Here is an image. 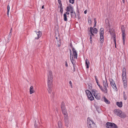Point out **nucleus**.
I'll use <instances>...</instances> for the list:
<instances>
[{
    "mask_svg": "<svg viewBox=\"0 0 128 128\" xmlns=\"http://www.w3.org/2000/svg\"><path fill=\"white\" fill-rule=\"evenodd\" d=\"M53 82V75L51 71L49 72V74L48 76V90L49 93H51L52 92V82Z\"/></svg>",
    "mask_w": 128,
    "mask_h": 128,
    "instance_id": "1",
    "label": "nucleus"
},
{
    "mask_svg": "<svg viewBox=\"0 0 128 128\" xmlns=\"http://www.w3.org/2000/svg\"><path fill=\"white\" fill-rule=\"evenodd\" d=\"M103 85L104 89L101 85H100L98 83H97V84L98 86L100 89L101 91L104 93H106L108 92V89L106 87V86L108 87V84L107 83L106 80V81L104 80L103 81Z\"/></svg>",
    "mask_w": 128,
    "mask_h": 128,
    "instance_id": "2",
    "label": "nucleus"
},
{
    "mask_svg": "<svg viewBox=\"0 0 128 128\" xmlns=\"http://www.w3.org/2000/svg\"><path fill=\"white\" fill-rule=\"evenodd\" d=\"M114 112L115 114L122 118H124L126 117V115L124 113H122V111L118 109H116L114 110Z\"/></svg>",
    "mask_w": 128,
    "mask_h": 128,
    "instance_id": "3",
    "label": "nucleus"
},
{
    "mask_svg": "<svg viewBox=\"0 0 128 128\" xmlns=\"http://www.w3.org/2000/svg\"><path fill=\"white\" fill-rule=\"evenodd\" d=\"M85 92L89 100L91 101H92L94 100V98L90 91L88 90H85Z\"/></svg>",
    "mask_w": 128,
    "mask_h": 128,
    "instance_id": "4",
    "label": "nucleus"
},
{
    "mask_svg": "<svg viewBox=\"0 0 128 128\" xmlns=\"http://www.w3.org/2000/svg\"><path fill=\"white\" fill-rule=\"evenodd\" d=\"M106 126L107 128H118L116 125L112 122H107L106 124Z\"/></svg>",
    "mask_w": 128,
    "mask_h": 128,
    "instance_id": "5",
    "label": "nucleus"
},
{
    "mask_svg": "<svg viewBox=\"0 0 128 128\" xmlns=\"http://www.w3.org/2000/svg\"><path fill=\"white\" fill-rule=\"evenodd\" d=\"M61 110L62 113H66L67 112L66 110L65 106V104L63 102H62L61 105Z\"/></svg>",
    "mask_w": 128,
    "mask_h": 128,
    "instance_id": "6",
    "label": "nucleus"
},
{
    "mask_svg": "<svg viewBox=\"0 0 128 128\" xmlns=\"http://www.w3.org/2000/svg\"><path fill=\"white\" fill-rule=\"evenodd\" d=\"M110 84L112 88L115 90H117V89L116 87V85L115 83V82L112 79L111 80H110Z\"/></svg>",
    "mask_w": 128,
    "mask_h": 128,
    "instance_id": "7",
    "label": "nucleus"
},
{
    "mask_svg": "<svg viewBox=\"0 0 128 128\" xmlns=\"http://www.w3.org/2000/svg\"><path fill=\"white\" fill-rule=\"evenodd\" d=\"M72 50L73 52V54L74 58L76 59L77 58V52L74 48H72Z\"/></svg>",
    "mask_w": 128,
    "mask_h": 128,
    "instance_id": "8",
    "label": "nucleus"
},
{
    "mask_svg": "<svg viewBox=\"0 0 128 128\" xmlns=\"http://www.w3.org/2000/svg\"><path fill=\"white\" fill-rule=\"evenodd\" d=\"M93 124H95L92 120H90L89 117L88 118L87 120V124L88 126H91Z\"/></svg>",
    "mask_w": 128,
    "mask_h": 128,
    "instance_id": "9",
    "label": "nucleus"
},
{
    "mask_svg": "<svg viewBox=\"0 0 128 128\" xmlns=\"http://www.w3.org/2000/svg\"><path fill=\"white\" fill-rule=\"evenodd\" d=\"M109 32H110L111 36L114 38V42H116V39L115 34L114 33V32H112V31H111V30L110 29H109Z\"/></svg>",
    "mask_w": 128,
    "mask_h": 128,
    "instance_id": "10",
    "label": "nucleus"
},
{
    "mask_svg": "<svg viewBox=\"0 0 128 128\" xmlns=\"http://www.w3.org/2000/svg\"><path fill=\"white\" fill-rule=\"evenodd\" d=\"M64 115V121L65 122H66L68 121V114L67 112H66V113H62Z\"/></svg>",
    "mask_w": 128,
    "mask_h": 128,
    "instance_id": "11",
    "label": "nucleus"
},
{
    "mask_svg": "<svg viewBox=\"0 0 128 128\" xmlns=\"http://www.w3.org/2000/svg\"><path fill=\"white\" fill-rule=\"evenodd\" d=\"M122 37L123 41L124 44L125 41L124 38L125 36L126 35V34L124 32V29H123L122 28Z\"/></svg>",
    "mask_w": 128,
    "mask_h": 128,
    "instance_id": "12",
    "label": "nucleus"
},
{
    "mask_svg": "<svg viewBox=\"0 0 128 128\" xmlns=\"http://www.w3.org/2000/svg\"><path fill=\"white\" fill-rule=\"evenodd\" d=\"M35 32H36V34L38 36L37 37H36L35 38V39H38L41 36L42 32H41L40 31L38 32H36V31H35Z\"/></svg>",
    "mask_w": 128,
    "mask_h": 128,
    "instance_id": "13",
    "label": "nucleus"
},
{
    "mask_svg": "<svg viewBox=\"0 0 128 128\" xmlns=\"http://www.w3.org/2000/svg\"><path fill=\"white\" fill-rule=\"evenodd\" d=\"M123 81L124 82V88H126V77H122Z\"/></svg>",
    "mask_w": 128,
    "mask_h": 128,
    "instance_id": "14",
    "label": "nucleus"
},
{
    "mask_svg": "<svg viewBox=\"0 0 128 128\" xmlns=\"http://www.w3.org/2000/svg\"><path fill=\"white\" fill-rule=\"evenodd\" d=\"M126 77V69L125 68H123L122 69V77Z\"/></svg>",
    "mask_w": 128,
    "mask_h": 128,
    "instance_id": "15",
    "label": "nucleus"
},
{
    "mask_svg": "<svg viewBox=\"0 0 128 128\" xmlns=\"http://www.w3.org/2000/svg\"><path fill=\"white\" fill-rule=\"evenodd\" d=\"M104 34H100V43H102L104 41Z\"/></svg>",
    "mask_w": 128,
    "mask_h": 128,
    "instance_id": "16",
    "label": "nucleus"
},
{
    "mask_svg": "<svg viewBox=\"0 0 128 128\" xmlns=\"http://www.w3.org/2000/svg\"><path fill=\"white\" fill-rule=\"evenodd\" d=\"M57 128H64L62 123L60 121H59L58 122Z\"/></svg>",
    "mask_w": 128,
    "mask_h": 128,
    "instance_id": "17",
    "label": "nucleus"
},
{
    "mask_svg": "<svg viewBox=\"0 0 128 128\" xmlns=\"http://www.w3.org/2000/svg\"><path fill=\"white\" fill-rule=\"evenodd\" d=\"M72 56L71 55V57H70V60L71 62H72V64H73V68H75L76 67V65L74 63V60L73 59V58L72 57Z\"/></svg>",
    "mask_w": 128,
    "mask_h": 128,
    "instance_id": "18",
    "label": "nucleus"
},
{
    "mask_svg": "<svg viewBox=\"0 0 128 128\" xmlns=\"http://www.w3.org/2000/svg\"><path fill=\"white\" fill-rule=\"evenodd\" d=\"M34 92V88L33 86H31L30 89V94H32Z\"/></svg>",
    "mask_w": 128,
    "mask_h": 128,
    "instance_id": "19",
    "label": "nucleus"
},
{
    "mask_svg": "<svg viewBox=\"0 0 128 128\" xmlns=\"http://www.w3.org/2000/svg\"><path fill=\"white\" fill-rule=\"evenodd\" d=\"M85 64L86 66V68H88L89 66L90 63L88 60L87 59L86 60Z\"/></svg>",
    "mask_w": 128,
    "mask_h": 128,
    "instance_id": "20",
    "label": "nucleus"
},
{
    "mask_svg": "<svg viewBox=\"0 0 128 128\" xmlns=\"http://www.w3.org/2000/svg\"><path fill=\"white\" fill-rule=\"evenodd\" d=\"M117 105L119 107H121L122 106V102H117L116 103Z\"/></svg>",
    "mask_w": 128,
    "mask_h": 128,
    "instance_id": "21",
    "label": "nucleus"
},
{
    "mask_svg": "<svg viewBox=\"0 0 128 128\" xmlns=\"http://www.w3.org/2000/svg\"><path fill=\"white\" fill-rule=\"evenodd\" d=\"M93 29V28L92 27H91L90 28V36H94V34L92 32V29Z\"/></svg>",
    "mask_w": 128,
    "mask_h": 128,
    "instance_id": "22",
    "label": "nucleus"
},
{
    "mask_svg": "<svg viewBox=\"0 0 128 128\" xmlns=\"http://www.w3.org/2000/svg\"><path fill=\"white\" fill-rule=\"evenodd\" d=\"M100 34H104V29L103 28H101L100 30Z\"/></svg>",
    "mask_w": 128,
    "mask_h": 128,
    "instance_id": "23",
    "label": "nucleus"
},
{
    "mask_svg": "<svg viewBox=\"0 0 128 128\" xmlns=\"http://www.w3.org/2000/svg\"><path fill=\"white\" fill-rule=\"evenodd\" d=\"M91 126H88V128H96V126L95 124H92Z\"/></svg>",
    "mask_w": 128,
    "mask_h": 128,
    "instance_id": "24",
    "label": "nucleus"
},
{
    "mask_svg": "<svg viewBox=\"0 0 128 128\" xmlns=\"http://www.w3.org/2000/svg\"><path fill=\"white\" fill-rule=\"evenodd\" d=\"M72 8V7L70 6H68L66 8V11L67 12H69L70 11V10Z\"/></svg>",
    "mask_w": 128,
    "mask_h": 128,
    "instance_id": "25",
    "label": "nucleus"
},
{
    "mask_svg": "<svg viewBox=\"0 0 128 128\" xmlns=\"http://www.w3.org/2000/svg\"><path fill=\"white\" fill-rule=\"evenodd\" d=\"M71 16L72 17L76 18V16L75 12H74V13L70 14Z\"/></svg>",
    "mask_w": 128,
    "mask_h": 128,
    "instance_id": "26",
    "label": "nucleus"
},
{
    "mask_svg": "<svg viewBox=\"0 0 128 128\" xmlns=\"http://www.w3.org/2000/svg\"><path fill=\"white\" fill-rule=\"evenodd\" d=\"M94 96L95 98L98 100H99L100 98V95L94 94Z\"/></svg>",
    "mask_w": 128,
    "mask_h": 128,
    "instance_id": "27",
    "label": "nucleus"
},
{
    "mask_svg": "<svg viewBox=\"0 0 128 128\" xmlns=\"http://www.w3.org/2000/svg\"><path fill=\"white\" fill-rule=\"evenodd\" d=\"M104 101L106 103L108 104L110 103V102L107 99L106 97H104Z\"/></svg>",
    "mask_w": 128,
    "mask_h": 128,
    "instance_id": "28",
    "label": "nucleus"
},
{
    "mask_svg": "<svg viewBox=\"0 0 128 128\" xmlns=\"http://www.w3.org/2000/svg\"><path fill=\"white\" fill-rule=\"evenodd\" d=\"M64 20L65 21H67V15L66 14H64Z\"/></svg>",
    "mask_w": 128,
    "mask_h": 128,
    "instance_id": "29",
    "label": "nucleus"
},
{
    "mask_svg": "<svg viewBox=\"0 0 128 128\" xmlns=\"http://www.w3.org/2000/svg\"><path fill=\"white\" fill-rule=\"evenodd\" d=\"M92 32L95 34H96L98 32V30L96 28H94Z\"/></svg>",
    "mask_w": 128,
    "mask_h": 128,
    "instance_id": "30",
    "label": "nucleus"
},
{
    "mask_svg": "<svg viewBox=\"0 0 128 128\" xmlns=\"http://www.w3.org/2000/svg\"><path fill=\"white\" fill-rule=\"evenodd\" d=\"M58 46V47H60V46L61 43L60 42V40L59 39L58 41L57 42Z\"/></svg>",
    "mask_w": 128,
    "mask_h": 128,
    "instance_id": "31",
    "label": "nucleus"
},
{
    "mask_svg": "<svg viewBox=\"0 0 128 128\" xmlns=\"http://www.w3.org/2000/svg\"><path fill=\"white\" fill-rule=\"evenodd\" d=\"M125 93L124 91L123 92V96L124 99L126 100V95L125 94Z\"/></svg>",
    "mask_w": 128,
    "mask_h": 128,
    "instance_id": "32",
    "label": "nucleus"
},
{
    "mask_svg": "<svg viewBox=\"0 0 128 128\" xmlns=\"http://www.w3.org/2000/svg\"><path fill=\"white\" fill-rule=\"evenodd\" d=\"M69 2L70 3L73 4L74 2V0H69Z\"/></svg>",
    "mask_w": 128,
    "mask_h": 128,
    "instance_id": "33",
    "label": "nucleus"
},
{
    "mask_svg": "<svg viewBox=\"0 0 128 128\" xmlns=\"http://www.w3.org/2000/svg\"><path fill=\"white\" fill-rule=\"evenodd\" d=\"M88 87H89V89L91 90L92 88V86L91 84H89L88 85Z\"/></svg>",
    "mask_w": 128,
    "mask_h": 128,
    "instance_id": "34",
    "label": "nucleus"
},
{
    "mask_svg": "<svg viewBox=\"0 0 128 128\" xmlns=\"http://www.w3.org/2000/svg\"><path fill=\"white\" fill-rule=\"evenodd\" d=\"M70 57H71V56H72V58H73V55H72V51H71V50L70 49Z\"/></svg>",
    "mask_w": 128,
    "mask_h": 128,
    "instance_id": "35",
    "label": "nucleus"
},
{
    "mask_svg": "<svg viewBox=\"0 0 128 128\" xmlns=\"http://www.w3.org/2000/svg\"><path fill=\"white\" fill-rule=\"evenodd\" d=\"M92 94L94 95V94H95V90L94 89L92 90Z\"/></svg>",
    "mask_w": 128,
    "mask_h": 128,
    "instance_id": "36",
    "label": "nucleus"
},
{
    "mask_svg": "<svg viewBox=\"0 0 128 128\" xmlns=\"http://www.w3.org/2000/svg\"><path fill=\"white\" fill-rule=\"evenodd\" d=\"M88 23L90 24H91V21L90 18H88Z\"/></svg>",
    "mask_w": 128,
    "mask_h": 128,
    "instance_id": "37",
    "label": "nucleus"
},
{
    "mask_svg": "<svg viewBox=\"0 0 128 128\" xmlns=\"http://www.w3.org/2000/svg\"><path fill=\"white\" fill-rule=\"evenodd\" d=\"M94 77L96 83H97H97H98V80L96 78V76H95Z\"/></svg>",
    "mask_w": 128,
    "mask_h": 128,
    "instance_id": "38",
    "label": "nucleus"
},
{
    "mask_svg": "<svg viewBox=\"0 0 128 128\" xmlns=\"http://www.w3.org/2000/svg\"><path fill=\"white\" fill-rule=\"evenodd\" d=\"M60 13H61L62 14L63 13V11L62 8H60Z\"/></svg>",
    "mask_w": 128,
    "mask_h": 128,
    "instance_id": "39",
    "label": "nucleus"
},
{
    "mask_svg": "<svg viewBox=\"0 0 128 128\" xmlns=\"http://www.w3.org/2000/svg\"><path fill=\"white\" fill-rule=\"evenodd\" d=\"M7 10H8V12L9 11H10V6L9 5H8L7 6Z\"/></svg>",
    "mask_w": 128,
    "mask_h": 128,
    "instance_id": "40",
    "label": "nucleus"
},
{
    "mask_svg": "<svg viewBox=\"0 0 128 128\" xmlns=\"http://www.w3.org/2000/svg\"><path fill=\"white\" fill-rule=\"evenodd\" d=\"M73 8H72L70 10H71V12H70V14H72V13H74V12H73Z\"/></svg>",
    "mask_w": 128,
    "mask_h": 128,
    "instance_id": "41",
    "label": "nucleus"
},
{
    "mask_svg": "<svg viewBox=\"0 0 128 128\" xmlns=\"http://www.w3.org/2000/svg\"><path fill=\"white\" fill-rule=\"evenodd\" d=\"M79 14H77V16H78V19L79 20L80 18V17L79 16Z\"/></svg>",
    "mask_w": 128,
    "mask_h": 128,
    "instance_id": "42",
    "label": "nucleus"
},
{
    "mask_svg": "<svg viewBox=\"0 0 128 128\" xmlns=\"http://www.w3.org/2000/svg\"><path fill=\"white\" fill-rule=\"evenodd\" d=\"M58 3L59 4H62L61 2V0H58Z\"/></svg>",
    "mask_w": 128,
    "mask_h": 128,
    "instance_id": "43",
    "label": "nucleus"
},
{
    "mask_svg": "<svg viewBox=\"0 0 128 128\" xmlns=\"http://www.w3.org/2000/svg\"><path fill=\"white\" fill-rule=\"evenodd\" d=\"M65 66L66 67H68V66L67 62L66 61L65 62Z\"/></svg>",
    "mask_w": 128,
    "mask_h": 128,
    "instance_id": "44",
    "label": "nucleus"
},
{
    "mask_svg": "<svg viewBox=\"0 0 128 128\" xmlns=\"http://www.w3.org/2000/svg\"><path fill=\"white\" fill-rule=\"evenodd\" d=\"M60 4V8H62V4Z\"/></svg>",
    "mask_w": 128,
    "mask_h": 128,
    "instance_id": "45",
    "label": "nucleus"
},
{
    "mask_svg": "<svg viewBox=\"0 0 128 128\" xmlns=\"http://www.w3.org/2000/svg\"><path fill=\"white\" fill-rule=\"evenodd\" d=\"M94 23H96V18H94Z\"/></svg>",
    "mask_w": 128,
    "mask_h": 128,
    "instance_id": "46",
    "label": "nucleus"
},
{
    "mask_svg": "<svg viewBox=\"0 0 128 128\" xmlns=\"http://www.w3.org/2000/svg\"><path fill=\"white\" fill-rule=\"evenodd\" d=\"M35 122H36V121H35ZM34 126H35V128H36V127H37V124H36V122H35Z\"/></svg>",
    "mask_w": 128,
    "mask_h": 128,
    "instance_id": "47",
    "label": "nucleus"
},
{
    "mask_svg": "<svg viewBox=\"0 0 128 128\" xmlns=\"http://www.w3.org/2000/svg\"><path fill=\"white\" fill-rule=\"evenodd\" d=\"M69 83L70 85L71 86H72V83L71 81H69Z\"/></svg>",
    "mask_w": 128,
    "mask_h": 128,
    "instance_id": "48",
    "label": "nucleus"
},
{
    "mask_svg": "<svg viewBox=\"0 0 128 128\" xmlns=\"http://www.w3.org/2000/svg\"><path fill=\"white\" fill-rule=\"evenodd\" d=\"M90 43H91L92 42V36H90Z\"/></svg>",
    "mask_w": 128,
    "mask_h": 128,
    "instance_id": "49",
    "label": "nucleus"
},
{
    "mask_svg": "<svg viewBox=\"0 0 128 128\" xmlns=\"http://www.w3.org/2000/svg\"><path fill=\"white\" fill-rule=\"evenodd\" d=\"M70 46H71V47L72 48H74L73 47L72 44H70Z\"/></svg>",
    "mask_w": 128,
    "mask_h": 128,
    "instance_id": "50",
    "label": "nucleus"
},
{
    "mask_svg": "<svg viewBox=\"0 0 128 128\" xmlns=\"http://www.w3.org/2000/svg\"><path fill=\"white\" fill-rule=\"evenodd\" d=\"M77 14H79V10H77Z\"/></svg>",
    "mask_w": 128,
    "mask_h": 128,
    "instance_id": "51",
    "label": "nucleus"
},
{
    "mask_svg": "<svg viewBox=\"0 0 128 128\" xmlns=\"http://www.w3.org/2000/svg\"><path fill=\"white\" fill-rule=\"evenodd\" d=\"M65 14H67L68 15L69 14H70V13L69 12H66Z\"/></svg>",
    "mask_w": 128,
    "mask_h": 128,
    "instance_id": "52",
    "label": "nucleus"
},
{
    "mask_svg": "<svg viewBox=\"0 0 128 128\" xmlns=\"http://www.w3.org/2000/svg\"><path fill=\"white\" fill-rule=\"evenodd\" d=\"M76 68H74V69L73 70V72H74L75 71Z\"/></svg>",
    "mask_w": 128,
    "mask_h": 128,
    "instance_id": "53",
    "label": "nucleus"
},
{
    "mask_svg": "<svg viewBox=\"0 0 128 128\" xmlns=\"http://www.w3.org/2000/svg\"><path fill=\"white\" fill-rule=\"evenodd\" d=\"M87 11L86 10H85L84 11V13L85 14H86L87 13Z\"/></svg>",
    "mask_w": 128,
    "mask_h": 128,
    "instance_id": "54",
    "label": "nucleus"
},
{
    "mask_svg": "<svg viewBox=\"0 0 128 128\" xmlns=\"http://www.w3.org/2000/svg\"><path fill=\"white\" fill-rule=\"evenodd\" d=\"M9 11H8H8L7 14V15H9Z\"/></svg>",
    "mask_w": 128,
    "mask_h": 128,
    "instance_id": "55",
    "label": "nucleus"
},
{
    "mask_svg": "<svg viewBox=\"0 0 128 128\" xmlns=\"http://www.w3.org/2000/svg\"><path fill=\"white\" fill-rule=\"evenodd\" d=\"M114 43H115V47L116 48V42H114Z\"/></svg>",
    "mask_w": 128,
    "mask_h": 128,
    "instance_id": "56",
    "label": "nucleus"
},
{
    "mask_svg": "<svg viewBox=\"0 0 128 128\" xmlns=\"http://www.w3.org/2000/svg\"><path fill=\"white\" fill-rule=\"evenodd\" d=\"M122 2L124 4L125 3L124 0H122Z\"/></svg>",
    "mask_w": 128,
    "mask_h": 128,
    "instance_id": "57",
    "label": "nucleus"
},
{
    "mask_svg": "<svg viewBox=\"0 0 128 128\" xmlns=\"http://www.w3.org/2000/svg\"><path fill=\"white\" fill-rule=\"evenodd\" d=\"M44 6H42V9H43L44 8Z\"/></svg>",
    "mask_w": 128,
    "mask_h": 128,
    "instance_id": "58",
    "label": "nucleus"
},
{
    "mask_svg": "<svg viewBox=\"0 0 128 128\" xmlns=\"http://www.w3.org/2000/svg\"><path fill=\"white\" fill-rule=\"evenodd\" d=\"M96 23H94V27L95 26H96Z\"/></svg>",
    "mask_w": 128,
    "mask_h": 128,
    "instance_id": "59",
    "label": "nucleus"
},
{
    "mask_svg": "<svg viewBox=\"0 0 128 128\" xmlns=\"http://www.w3.org/2000/svg\"><path fill=\"white\" fill-rule=\"evenodd\" d=\"M52 94H53V95H54V93L53 92H52Z\"/></svg>",
    "mask_w": 128,
    "mask_h": 128,
    "instance_id": "60",
    "label": "nucleus"
},
{
    "mask_svg": "<svg viewBox=\"0 0 128 128\" xmlns=\"http://www.w3.org/2000/svg\"><path fill=\"white\" fill-rule=\"evenodd\" d=\"M108 26L109 27V28H110V26L109 25H108Z\"/></svg>",
    "mask_w": 128,
    "mask_h": 128,
    "instance_id": "61",
    "label": "nucleus"
},
{
    "mask_svg": "<svg viewBox=\"0 0 128 128\" xmlns=\"http://www.w3.org/2000/svg\"><path fill=\"white\" fill-rule=\"evenodd\" d=\"M11 30H12V28L11 29V30H10V33L11 32Z\"/></svg>",
    "mask_w": 128,
    "mask_h": 128,
    "instance_id": "62",
    "label": "nucleus"
},
{
    "mask_svg": "<svg viewBox=\"0 0 128 128\" xmlns=\"http://www.w3.org/2000/svg\"><path fill=\"white\" fill-rule=\"evenodd\" d=\"M10 34H10H9V35H11V34Z\"/></svg>",
    "mask_w": 128,
    "mask_h": 128,
    "instance_id": "63",
    "label": "nucleus"
},
{
    "mask_svg": "<svg viewBox=\"0 0 128 128\" xmlns=\"http://www.w3.org/2000/svg\"><path fill=\"white\" fill-rule=\"evenodd\" d=\"M56 39H57V37H56Z\"/></svg>",
    "mask_w": 128,
    "mask_h": 128,
    "instance_id": "64",
    "label": "nucleus"
}]
</instances>
